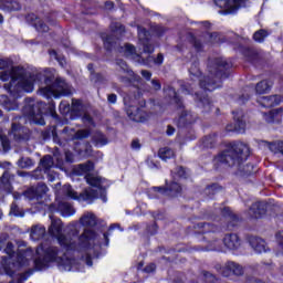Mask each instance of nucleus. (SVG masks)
Wrapping results in <instances>:
<instances>
[{
    "mask_svg": "<svg viewBox=\"0 0 283 283\" xmlns=\"http://www.w3.org/2000/svg\"><path fill=\"white\" fill-rule=\"evenodd\" d=\"M4 253L9 255V259L4 258L2 260V268L4 269V273L7 275H10V277L14 275V269H17V266H25V264H28V260H31L32 258L31 249L19 250L17 253V262L11 263L10 260L14 258V244H12V242H7V245L4 248Z\"/></svg>",
    "mask_w": 283,
    "mask_h": 283,
    "instance_id": "obj_6",
    "label": "nucleus"
},
{
    "mask_svg": "<svg viewBox=\"0 0 283 283\" xmlns=\"http://www.w3.org/2000/svg\"><path fill=\"white\" fill-rule=\"evenodd\" d=\"M49 233L56 238L59 244L66 251L83 252L80 260L70 259L67 253H62L56 247H44L41 244L36 249L34 265L38 271H43L50 262H57L61 271H85V266H92V253L96 251L98 244L97 235L94 230L84 229L81 233L78 223H71L66 228L67 235L63 234V221L51 218Z\"/></svg>",
    "mask_w": 283,
    "mask_h": 283,
    "instance_id": "obj_1",
    "label": "nucleus"
},
{
    "mask_svg": "<svg viewBox=\"0 0 283 283\" xmlns=\"http://www.w3.org/2000/svg\"><path fill=\"white\" fill-rule=\"evenodd\" d=\"M153 191L175 198L176 196H180V193H182V187L180 186V184L172 181L170 185L167 186L166 189L163 187H154Z\"/></svg>",
    "mask_w": 283,
    "mask_h": 283,
    "instance_id": "obj_16",
    "label": "nucleus"
},
{
    "mask_svg": "<svg viewBox=\"0 0 283 283\" xmlns=\"http://www.w3.org/2000/svg\"><path fill=\"white\" fill-rule=\"evenodd\" d=\"M139 105L140 107H147L148 109H154V107L156 106V101L150 99L148 103L145 101H142Z\"/></svg>",
    "mask_w": 283,
    "mask_h": 283,
    "instance_id": "obj_52",
    "label": "nucleus"
},
{
    "mask_svg": "<svg viewBox=\"0 0 283 283\" xmlns=\"http://www.w3.org/2000/svg\"><path fill=\"white\" fill-rule=\"evenodd\" d=\"M249 145L242 142H233L226 150L214 157V165L218 167H220V165L235 167V169L239 170L240 176H251L252 174H255L253 165L248 164L242 166V163L249 158Z\"/></svg>",
    "mask_w": 283,
    "mask_h": 283,
    "instance_id": "obj_5",
    "label": "nucleus"
},
{
    "mask_svg": "<svg viewBox=\"0 0 283 283\" xmlns=\"http://www.w3.org/2000/svg\"><path fill=\"white\" fill-rule=\"evenodd\" d=\"M72 111V106H70V104L65 101H62L60 103V112L61 114L65 115V114H70V112Z\"/></svg>",
    "mask_w": 283,
    "mask_h": 283,
    "instance_id": "obj_48",
    "label": "nucleus"
},
{
    "mask_svg": "<svg viewBox=\"0 0 283 283\" xmlns=\"http://www.w3.org/2000/svg\"><path fill=\"white\" fill-rule=\"evenodd\" d=\"M10 136L17 142V143H23L30 138V135L28 134V128L13 123L11 126Z\"/></svg>",
    "mask_w": 283,
    "mask_h": 283,
    "instance_id": "obj_17",
    "label": "nucleus"
},
{
    "mask_svg": "<svg viewBox=\"0 0 283 283\" xmlns=\"http://www.w3.org/2000/svg\"><path fill=\"white\" fill-rule=\"evenodd\" d=\"M132 148H133V149H140V142H138V140H133V143H132Z\"/></svg>",
    "mask_w": 283,
    "mask_h": 283,
    "instance_id": "obj_64",
    "label": "nucleus"
},
{
    "mask_svg": "<svg viewBox=\"0 0 283 283\" xmlns=\"http://www.w3.org/2000/svg\"><path fill=\"white\" fill-rule=\"evenodd\" d=\"M40 167L44 170V172L50 171L51 168L54 167V159L52 156L46 155L40 160Z\"/></svg>",
    "mask_w": 283,
    "mask_h": 283,
    "instance_id": "obj_31",
    "label": "nucleus"
},
{
    "mask_svg": "<svg viewBox=\"0 0 283 283\" xmlns=\"http://www.w3.org/2000/svg\"><path fill=\"white\" fill-rule=\"evenodd\" d=\"M250 245L256 253H266V242L262 238H250Z\"/></svg>",
    "mask_w": 283,
    "mask_h": 283,
    "instance_id": "obj_24",
    "label": "nucleus"
},
{
    "mask_svg": "<svg viewBox=\"0 0 283 283\" xmlns=\"http://www.w3.org/2000/svg\"><path fill=\"white\" fill-rule=\"evenodd\" d=\"M216 145V136L208 135L202 138V147H206V149H211Z\"/></svg>",
    "mask_w": 283,
    "mask_h": 283,
    "instance_id": "obj_40",
    "label": "nucleus"
},
{
    "mask_svg": "<svg viewBox=\"0 0 283 283\" xmlns=\"http://www.w3.org/2000/svg\"><path fill=\"white\" fill-rule=\"evenodd\" d=\"M277 114H280V109L271 111L269 114H265V120L268 123H273Z\"/></svg>",
    "mask_w": 283,
    "mask_h": 283,
    "instance_id": "obj_49",
    "label": "nucleus"
},
{
    "mask_svg": "<svg viewBox=\"0 0 283 283\" xmlns=\"http://www.w3.org/2000/svg\"><path fill=\"white\" fill-rule=\"evenodd\" d=\"M34 165V161L30 159V157H22L18 160V166L21 167V169H28V167H32Z\"/></svg>",
    "mask_w": 283,
    "mask_h": 283,
    "instance_id": "obj_41",
    "label": "nucleus"
},
{
    "mask_svg": "<svg viewBox=\"0 0 283 283\" xmlns=\"http://www.w3.org/2000/svg\"><path fill=\"white\" fill-rule=\"evenodd\" d=\"M187 176H189V172H187V170H185L182 167H177L174 171H172V178L174 180H180V179H185L187 178Z\"/></svg>",
    "mask_w": 283,
    "mask_h": 283,
    "instance_id": "obj_38",
    "label": "nucleus"
},
{
    "mask_svg": "<svg viewBox=\"0 0 283 283\" xmlns=\"http://www.w3.org/2000/svg\"><path fill=\"white\" fill-rule=\"evenodd\" d=\"M43 107L45 104L43 102H34L33 99H27L23 106V115L33 123V125H45V119L43 118Z\"/></svg>",
    "mask_w": 283,
    "mask_h": 283,
    "instance_id": "obj_7",
    "label": "nucleus"
},
{
    "mask_svg": "<svg viewBox=\"0 0 283 283\" xmlns=\"http://www.w3.org/2000/svg\"><path fill=\"white\" fill-rule=\"evenodd\" d=\"M8 244V234H1L0 235V251L6 248Z\"/></svg>",
    "mask_w": 283,
    "mask_h": 283,
    "instance_id": "obj_55",
    "label": "nucleus"
},
{
    "mask_svg": "<svg viewBox=\"0 0 283 283\" xmlns=\"http://www.w3.org/2000/svg\"><path fill=\"white\" fill-rule=\"evenodd\" d=\"M181 92L182 94H193V86L190 83H186L181 85Z\"/></svg>",
    "mask_w": 283,
    "mask_h": 283,
    "instance_id": "obj_50",
    "label": "nucleus"
},
{
    "mask_svg": "<svg viewBox=\"0 0 283 283\" xmlns=\"http://www.w3.org/2000/svg\"><path fill=\"white\" fill-rule=\"evenodd\" d=\"M0 10L2 12H17L21 10V4L14 0H2L0 2Z\"/></svg>",
    "mask_w": 283,
    "mask_h": 283,
    "instance_id": "obj_23",
    "label": "nucleus"
},
{
    "mask_svg": "<svg viewBox=\"0 0 283 283\" xmlns=\"http://www.w3.org/2000/svg\"><path fill=\"white\" fill-rule=\"evenodd\" d=\"M0 184L2 185L3 189L10 191V172H3L2 177L0 178Z\"/></svg>",
    "mask_w": 283,
    "mask_h": 283,
    "instance_id": "obj_42",
    "label": "nucleus"
},
{
    "mask_svg": "<svg viewBox=\"0 0 283 283\" xmlns=\"http://www.w3.org/2000/svg\"><path fill=\"white\" fill-rule=\"evenodd\" d=\"M227 271H230L231 273H233V275H244V268L233 261H228L223 266L222 274L226 277L227 275H229Z\"/></svg>",
    "mask_w": 283,
    "mask_h": 283,
    "instance_id": "obj_18",
    "label": "nucleus"
},
{
    "mask_svg": "<svg viewBox=\"0 0 283 283\" xmlns=\"http://www.w3.org/2000/svg\"><path fill=\"white\" fill-rule=\"evenodd\" d=\"M272 85L273 84L270 81L263 80L256 84L255 92H256V94H266V92H269V90H271Z\"/></svg>",
    "mask_w": 283,
    "mask_h": 283,
    "instance_id": "obj_33",
    "label": "nucleus"
},
{
    "mask_svg": "<svg viewBox=\"0 0 283 283\" xmlns=\"http://www.w3.org/2000/svg\"><path fill=\"white\" fill-rule=\"evenodd\" d=\"M264 143L269 147V149L272 150L274 154L283 155V142H274V143L264 142Z\"/></svg>",
    "mask_w": 283,
    "mask_h": 283,
    "instance_id": "obj_37",
    "label": "nucleus"
},
{
    "mask_svg": "<svg viewBox=\"0 0 283 283\" xmlns=\"http://www.w3.org/2000/svg\"><path fill=\"white\" fill-rule=\"evenodd\" d=\"M197 118H198V115L189 111H184L179 117V120L180 123H184V125H191V123H196Z\"/></svg>",
    "mask_w": 283,
    "mask_h": 283,
    "instance_id": "obj_30",
    "label": "nucleus"
},
{
    "mask_svg": "<svg viewBox=\"0 0 283 283\" xmlns=\"http://www.w3.org/2000/svg\"><path fill=\"white\" fill-rule=\"evenodd\" d=\"M126 114L128 118H130V120H134L135 123H145V120H147L150 116L149 113L136 106H129L126 109Z\"/></svg>",
    "mask_w": 283,
    "mask_h": 283,
    "instance_id": "obj_15",
    "label": "nucleus"
},
{
    "mask_svg": "<svg viewBox=\"0 0 283 283\" xmlns=\"http://www.w3.org/2000/svg\"><path fill=\"white\" fill-rule=\"evenodd\" d=\"M0 142H1L3 151H9L10 150V139H8V136L0 135Z\"/></svg>",
    "mask_w": 283,
    "mask_h": 283,
    "instance_id": "obj_47",
    "label": "nucleus"
},
{
    "mask_svg": "<svg viewBox=\"0 0 283 283\" xmlns=\"http://www.w3.org/2000/svg\"><path fill=\"white\" fill-rule=\"evenodd\" d=\"M151 86L154 92H159V90H161L163 85L160 84V81L154 78L151 80Z\"/></svg>",
    "mask_w": 283,
    "mask_h": 283,
    "instance_id": "obj_54",
    "label": "nucleus"
},
{
    "mask_svg": "<svg viewBox=\"0 0 283 283\" xmlns=\"http://www.w3.org/2000/svg\"><path fill=\"white\" fill-rule=\"evenodd\" d=\"M63 134H70L71 140H83V138H87V130H74L73 128L65 127L63 129Z\"/></svg>",
    "mask_w": 283,
    "mask_h": 283,
    "instance_id": "obj_27",
    "label": "nucleus"
},
{
    "mask_svg": "<svg viewBox=\"0 0 283 283\" xmlns=\"http://www.w3.org/2000/svg\"><path fill=\"white\" fill-rule=\"evenodd\" d=\"M116 65H117V67H119V72H122V74H128V76H132V74H134V72H132L129 70V67L127 66V63L125 61L117 60Z\"/></svg>",
    "mask_w": 283,
    "mask_h": 283,
    "instance_id": "obj_39",
    "label": "nucleus"
},
{
    "mask_svg": "<svg viewBox=\"0 0 283 283\" xmlns=\"http://www.w3.org/2000/svg\"><path fill=\"white\" fill-rule=\"evenodd\" d=\"M206 283H216V276L209 272L203 273Z\"/></svg>",
    "mask_w": 283,
    "mask_h": 283,
    "instance_id": "obj_53",
    "label": "nucleus"
},
{
    "mask_svg": "<svg viewBox=\"0 0 283 283\" xmlns=\"http://www.w3.org/2000/svg\"><path fill=\"white\" fill-rule=\"evenodd\" d=\"M196 229L199 230V233H211L218 231V227L211 226V223H198Z\"/></svg>",
    "mask_w": 283,
    "mask_h": 283,
    "instance_id": "obj_35",
    "label": "nucleus"
},
{
    "mask_svg": "<svg viewBox=\"0 0 283 283\" xmlns=\"http://www.w3.org/2000/svg\"><path fill=\"white\" fill-rule=\"evenodd\" d=\"M222 216H224V218H227L228 222H229V227H235V224H238L239 222V218L235 213H233L231 211V209L229 208H223L222 210Z\"/></svg>",
    "mask_w": 283,
    "mask_h": 283,
    "instance_id": "obj_29",
    "label": "nucleus"
},
{
    "mask_svg": "<svg viewBox=\"0 0 283 283\" xmlns=\"http://www.w3.org/2000/svg\"><path fill=\"white\" fill-rule=\"evenodd\" d=\"M29 18L34 21L35 30H38V32H49L50 28L48 24L43 23L36 15L31 14Z\"/></svg>",
    "mask_w": 283,
    "mask_h": 283,
    "instance_id": "obj_34",
    "label": "nucleus"
},
{
    "mask_svg": "<svg viewBox=\"0 0 283 283\" xmlns=\"http://www.w3.org/2000/svg\"><path fill=\"white\" fill-rule=\"evenodd\" d=\"M158 156L161 160L167 163V160H171V158H174V156H176V154L174 153V149H171L169 147H164V148L159 149Z\"/></svg>",
    "mask_w": 283,
    "mask_h": 283,
    "instance_id": "obj_32",
    "label": "nucleus"
},
{
    "mask_svg": "<svg viewBox=\"0 0 283 283\" xmlns=\"http://www.w3.org/2000/svg\"><path fill=\"white\" fill-rule=\"evenodd\" d=\"M223 244L227 249H230L231 251L235 249H240V238L238 234H226L223 238Z\"/></svg>",
    "mask_w": 283,
    "mask_h": 283,
    "instance_id": "obj_22",
    "label": "nucleus"
},
{
    "mask_svg": "<svg viewBox=\"0 0 283 283\" xmlns=\"http://www.w3.org/2000/svg\"><path fill=\"white\" fill-rule=\"evenodd\" d=\"M111 30L113 32L112 35L102 34V39L104 41V48L106 50H116L118 48V36H122L125 33V27L119 22H113L111 24ZM117 36V39L115 38ZM117 40V41H116Z\"/></svg>",
    "mask_w": 283,
    "mask_h": 283,
    "instance_id": "obj_8",
    "label": "nucleus"
},
{
    "mask_svg": "<svg viewBox=\"0 0 283 283\" xmlns=\"http://www.w3.org/2000/svg\"><path fill=\"white\" fill-rule=\"evenodd\" d=\"M0 70H4L0 72V81H10L9 84H4V90L12 94L13 98H18L20 92H34L35 83L45 85L40 87V93L46 98H59V96H70L72 94L70 84L62 78L54 81V76L49 71L34 75L23 67L11 66L10 62L1 57Z\"/></svg>",
    "mask_w": 283,
    "mask_h": 283,
    "instance_id": "obj_2",
    "label": "nucleus"
},
{
    "mask_svg": "<svg viewBox=\"0 0 283 283\" xmlns=\"http://www.w3.org/2000/svg\"><path fill=\"white\" fill-rule=\"evenodd\" d=\"M80 223L82 227H96V216L92 212H86L80 218Z\"/></svg>",
    "mask_w": 283,
    "mask_h": 283,
    "instance_id": "obj_28",
    "label": "nucleus"
},
{
    "mask_svg": "<svg viewBox=\"0 0 283 283\" xmlns=\"http://www.w3.org/2000/svg\"><path fill=\"white\" fill-rule=\"evenodd\" d=\"M266 36H269V33L265 30H259L253 34V39L256 43H262Z\"/></svg>",
    "mask_w": 283,
    "mask_h": 283,
    "instance_id": "obj_45",
    "label": "nucleus"
},
{
    "mask_svg": "<svg viewBox=\"0 0 283 283\" xmlns=\"http://www.w3.org/2000/svg\"><path fill=\"white\" fill-rule=\"evenodd\" d=\"M234 124H229L226 129L227 132H237V134H244L247 129V122L244 120V112L233 111Z\"/></svg>",
    "mask_w": 283,
    "mask_h": 283,
    "instance_id": "obj_11",
    "label": "nucleus"
},
{
    "mask_svg": "<svg viewBox=\"0 0 283 283\" xmlns=\"http://www.w3.org/2000/svg\"><path fill=\"white\" fill-rule=\"evenodd\" d=\"M203 41H208L210 43H222V35L218 32H206Z\"/></svg>",
    "mask_w": 283,
    "mask_h": 283,
    "instance_id": "obj_36",
    "label": "nucleus"
},
{
    "mask_svg": "<svg viewBox=\"0 0 283 283\" xmlns=\"http://www.w3.org/2000/svg\"><path fill=\"white\" fill-rule=\"evenodd\" d=\"M140 74L143 76V78H145L146 81H151V72H149L147 70H142Z\"/></svg>",
    "mask_w": 283,
    "mask_h": 283,
    "instance_id": "obj_58",
    "label": "nucleus"
},
{
    "mask_svg": "<svg viewBox=\"0 0 283 283\" xmlns=\"http://www.w3.org/2000/svg\"><path fill=\"white\" fill-rule=\"evenodd\" d=\"M45 227L41 226V224H35L31 227L30 230V238L31 240H42V238H45Z\"/></svg>",
    "mask_w": 283,
    "mask_h": 283,
    "instance_id": "obj_25",
    "label": "nucleus"
},
{
    "mask_svg": "<svg viewBox=\"0 0 283 283\" xmlns=\"http://www.w3.org/2000/svg\"><path fill=\"white\" fill-rule=\"evenodd\" d=\"M93 169L94 163L87 161L86 164L78 165L75 171L76 174H78V176H83V174H86L85 180L87 185L94 187L96 190H85V192L82 193L81 197H78L76 191L72 189V186L64 185L62 188V192L64 193V196H67V198H71L72 200H92L94 198H101L103 202H107V196L103 186L105 185V179L101 178L97 175L90 174V171H92Z\"/></svg>",
    "mask_w": 283,
    "mask_h": 283,
    "instance_id": "obj_4",
    "label": "nucleus"
},
{
    "mask_svg": "<svg viewBox=\"0 0 283 283\" xmlns=\"http://www.w3.org/2000/svg\"><path fill=\"white\" fill-rule=\"evenodd\" d=\"M71 116H73V118H82L83 123L86 125H94L92 116L87 114L85 106L78 99H72Z\"/></svg>",
    "mask_w": 283,
    "mask_h": 283,
    "instance_id": "obj_9",
    "label": "nucleus"
},
{
    "mask_svg": "<svg viewBox=\"0 0 283 283\" xmlns=\"http://www.w3.org/2000/svg\"><path fill=\"white\" fill-rule=\"evenodd\" d=\"M139 50H143L144 54H153L154 44L149 43V31L143 27H137Z\"/></svg>",
    "mask_w": 283,
    "mask_h": 283,
    "instance_id": "obj_13",
    "label": "nucleus"
},
{
    "mask_svg": "<svg viewBox=\"0 0 283 283\" xmlns=\"http://www.w3.org/2000/svg\"><path fill=\"white\" fill-rule=\"evenodd\" d=\"M10 214L17 216L20 218H23V216H24L23 210L21 208H19V206H17V203H12Z\"/></svg>",
    "mask_w": 283,
    "mask_h": 283,
    "instance_id": "obj_46",
    "label": "nucleus"
},
{
    "mask_svg": "<svg viewBox=\"0 0 283 283\" xmlns=\"http://www.w3.org/2000/svg\"><path fill=\"white\" fill-rule=\"evenodd\" d=\"M143 271H144V273H154L156 271V264L150 263V264L146 265Z\"/></svg>",
    "mask_w": 283,
    "mask_h": 283,
    "instance_id": "obj_57",
    "label": "nucleus"
},
{
    "mask_svg": "<svg viewBox=\"0 0 283 283\" xmlns=\"http://www.w3.org/2000/svg\"><path fill=\"white\" fill-rule=\"evenodd\" d=\"M124 52L127 56H130V59H133L137 63L147 65L148 67H151V65L154 64V61H156V57H154L151 55H149L146 59L140 56V54L136 53V46H134L133 44H125Z\"/></svg>",
    "mask_w": 283,
    "mask_h": 283,
    "instance_id": "obj_12",
    "label": "nucleus"
},
{
    "mask_svg": "<svg viewBox=\"0 0 283 283\" xmlns=\"http://www.w3.org/2000/svg\"><path fill=\"white\" fill-rule=\"evenodd\" d=\"M97 145H107V138L105 135H97L95 138Z\"/></svg>",
    "mask_w": 283,
    "mask_h": 283,
    "instance_id": "obj_56",
    "label": "nucleus"
},
{
    "mask_svg": "<svg viewBox=\"0 0 283 283\" xmlns=\"http://www.w3.org/2000/svg\"><path fill=\"white\" fill-rule=\"evenodd\" d=\"M54 207H56L57 211H60L61 216L64 218H70V216H74V213H76L74 207H72V205H70L67 201L54 203Z\"/></svg>",
    "mask_w": 283,
    "mask_h": 283,
    "instance_id": "obj_20",
    "label": "nucleus"
},
{
    "mask_svg": "<svg viewBox=\"0 0 283 283\" xmlns=\"http://www.w3.org/2000/svg\"><path fill=\"white\" fill-rule=\"evenodd\" d=\"M258 103H260L262 107H275V105H280V103H282V96L280 95L262 96L258 99Z\"/></svg>",
    "mask_w": 283,
    "mask_h": 283,
    "instance_id": "obj_19",
    "label": "nucleus"
},
{
    "mask_svg": "<svg viewBox=\"0 0 283 283\" xmlns=\"http://www.w3.org/2000/svg\"><path fill=\"white\" fill-rule=\"evenodd\" d=\"M118 96L116 94H109L107 97L108 103H112L113 105L116 104Z\"/></svg>",
    "mask_w": 283,
    "mask_h": 283,
    "instance_id": "obj_61",
    "label": "nucleus"
},
{
    "mask_svg": "<svg viewBox=\"0 0 283 283\" xmlns=\"http://www.w3.org/2000/svg\"><path fill=\"white\" fill-rule=\"evenodd\" d=\"M218 191H220V188L218 187L217 184H212L211 186H208L205 189V193L206 196H208L209 198H213V196H216V193H218Z\"/></svg>",
    "mask_w": 283,
    "mask_h": 283,
    "instance_id": "obj_43",
    "label": "nucleus"
},
{
    "mask_svg": "<svg viewBox=\"0 0 283 283\" xmlns=\"http://www.w3.org/2000/svg\"><path fill=\"white\" fill-rule=\"evenodd\" d=\"M28 277H30V273H22V274H19V276H18V283L25 282V280H28Z\"/></svg>",
    "mask_w": 283,
    "mask_h": 283,
    "instance_id": "obj_59",
    "label": "nucleus"
},
{
    "mask_svg": "<svg viewBox=\"0 0 283 283\" xmlns=\"http://www.w3.org/2000/svg\"><path fill=\"white\" fill-rule=\"evenodd\" d=\"M266 213V203L265 202H255L251 206L249 214L251 218H262Z\"/></svg>",
    "mask_w": 283,
    "mask_h": 283,
    "instance_id": "obj_21",
    "label": "nucleus"
},
{
    "mask_svg": "<svg viewBox=\"0 0 283 283\" xmlns=\"http://www.w3.org/2000/svg\"><path fill=\"white\" fill-rule=\"evenodd\" d=\"M48 191H50V189L45 184H38V186L29 188L24 192V197L41 203L43 202V198H45V196L48 195Z\"/></svg>",
    "mask_w": 283,
    "mask_h": 283,
    "instance_id": "obj_10",
    "label": "nucleus"
},
{
    "mask_svg": "<svg viewBox=\"0 0 283 283\" xmlns=\"http://www.w3.org/2000/svg\"><path fill=\"white\" fill-rule=\"evenodd\" d=\"M214 4L229 14H234L242 8V0H214Z\"/></svg>",
    "mask_w": 283,
    "mask_h": 283,
    "instance_id": "obj_14",
    "label": "nucleus"
},
{
    "mask_svg": "<svg viewBox=\"0 0 283 283\" xmlns=\"http://www.w3.org/2000/svg\"><path fill=\"white\" fill-rule=\"evenodd\" d=\"M164 59H165V57L163 56V54L159 53V54L157 55V57H155L154 64H155V65H163Z\"/></svg>",
    "mask_w": 283,
    "mask_h": 283,
    "instance_id": "obj_60",
    "label": "nucleus"
},
{
    "mask_svg": "<svg viewBox=\"0 0 283 283\" xmlns=\"http://www.w3.org/2000/svg\"><path fill=\"white\" fill-rule=\"evenodd\" d=\"M193 45L196 50H202V42H200V40L193 39Z\"/></svg>",
    "mask_w": 283,
    "mask_h": 283,
    "instance_id": "obj_62",
    "label": "nucleus"
},
{
    "mask_svg": "<svg viewBox=\"0 0 283 283\" xmlns=\"http://www.w3.org/2000/svg\"><path fill=\"white\" fill-rule=\"evenodd\" d=\"M200 63L193 62L189 69L190 78L192 81H199L201 90L205 92H213L220 87L222 78H227L229 74L227 71L231 67V64L222 57H217L209 62L208 65V76L200 77Z\"/></svg>",
    "mask_w": 283,
    "mask_h": 283,
    "instance_id": "obj_3",
    "label": "nucleus"
},
{
    "mask_svg": "<svg viewBox=\"0 0 283 283\" xmlns=\"http://www.w3.org/2000/svg\"><path fill=\"white\" fill-rule=\"evenodd\" d=\"M166 98H169L171 103H175L178 105V107H182V102L180 101V97H178V93L176 92V88L171 86H167L164 88Z\"/></svg>",
    "mask_w": 283,
    "mask_h": 283,
    "instance_id": "obj_26",
    "label": "nucleus"
},
{
    "mask_svg": "<svg viewBox=\"0 0 283 283\" xmlns=\"http://www.w3.org/2000/svg\"><path fill=\"white\" fill-rule=\"evenodd\" d=\"M33 178H35V180H41V178H43V175L41 174V170H35L33 172Z\"/></svg>",
    "mask_w": 283,
    "mask_h": 283,
    "instance_id": "obj_63",
    "label": "nucleus"
},
{
    "mask_svg": "<svg viewBox=\"0 0 283 283\" xmlns=\"http://www.w3.org/2000/svg\"><path fill=\"white\" fill-rule=\"evenodd\" d=\"M196 98L203 107H208V109H211V101H209V97L207 95L200 96L199 93H196Z\"/></svg>",
    "mask_w": 283,
    "mask_h": 283,
    "instance_id": "obj_44",
    "label": "nucleus"
},
{
    "mask_svg": "<svg viewBox=\"0 0 283 283\" xmlns=\"http://www.w3.org/2000/svg\"><path fill=\"white\" fill-rule=\"evenodd\" d=\"M49 54L51 57L55 59L62 67L65 65V60L63 57H59V53H56V51L52 50Z\"/></svg>",
    "mask_w": 283,
    "mask_h": 283,
    "instance_id": "obj_51",
    "label": "nucleus"
}]
</instances>
